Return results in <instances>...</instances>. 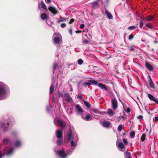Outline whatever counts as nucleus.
I'll list each match as a JSON object with an SVG mask.
<instances>
[{
    "label": "nucleus",
    "mask_w": 158,
    "mask_h": 158,
    "mask_svg": "<svg viewBox=\"0 0 158 158\" xmlns=\"http://www.w3.org/2000/svg\"><path fill=\"white\" fill-rule=\"evenodd\" d=\"M66 25L65 23H62L61 24L60 27L62 28H64L66 27Z\"/></svg>",
    "instance_id": "c03bdc74"
},
{
    "label": "nucleus",
    "mask_w": 158,
    "mask_h": 158,
    "mask_svg": "<svg viewBox=\"0 0 158 158\" xmlns=\"http://www.w3.org/2000/svg\"><path fill=\"white\" fill-rule=\"evenodd\" d=\"M123 106L124 109L125 110H126V108L127 107V105L124 103V104H123Z\"/></svg>",
    "instance_id": "6e6d98bb"
},
{
    "label": "nucleus",
    "mask_w": 158,
    "mask_h": 158,
    "mask_svg": "<svg viewBox=\"0 0 158 158\" xmlns=\"http://www.w3.org/2000/svg\"><path fill=\"white\" fill-rule=\"evenodd\" d=\"M8 89V86L2 82H0V100L5 98L6 91Z\"/></svg>",
    "instance_id": "f257e3e1"
},
{
    "label": "nucleus",
    "mask_w": 158,
    "mask_h": 158,
    "mask_svg": "<svg viewBox=\"0 0 158 158\" xmlns=\"http://www.w3.org/2000/svg\"><path fill=\"white\" fill-rule=\"evenodd\" d=\"M127 112L128 113H129L131 111V109L129 107H128L127 109V110H126Z\"/></svg>",
    "instance_id": "864d4df0"
},
{
    "label": "nucleus",
    "mask_w": 158,
    "mask_h": 158,
    "mask_svg": "<svg viewBox=\"0 0 158 158\" xmlns=\"http://www.w3.org/2000/svg\"><path fill=\"white\" fill-rule=\"evenodd\" d=\"M71 145L72 147H74L75 146V144L73 140L71 141Z\"/></svg>",
    "instance_id": "603ef678"
},
{
    "label": "nucleus",
    "mask_w": 158,
    "mask_h": 158,
    "mask_svg": "<svg viewBox=\"0 0 158 158\" xmlns=\"http://www.w3.org/2000/svg\"><path fill=\"white\" fill-rule=\"evenodd\" d=\"M98 86L102 89H104L106 91L107 90V89L106 85H105L101 83H99L98 84Z\"/></svg>",
    "instance_id": "aec40b11"
},
{
    "label": "nucleus",
    "mask_w": 158,
    "mask_h": 158,
    "mask_svg": "<svg viewBox=\"0 0 158 158\" xmlns=\"http://www.w3.org/2000/svg\"><path fill=\"white\" fill-rule=\"evenodd\" d=\"M85 118L87 121L91 120L93 119L92 117L89 114H88L87 115H86Z\"/></svg>",
    "instance_id": "412c9836"
},
{
    "label": "nucleus",
    "mask_w": 158,
    "mask_h": 158,
    "mask_svg": "<svg viewBox=\"0 0 158 158\" xmlns=\"http://www.w3.org/2000/svg\"><path fill=\"white\" fill-rule=\"evenodd\" d=\"M148 96V98L151 101H153L155 102L156 103L158 104V99L156 98L152 95L151 94H148L147 93Z\"/></svg>",
    "instance_id": "39448f33"
},
{
    "label": "nucleus",
    "mask_w": 158,
    "mask_h": 158,
    "mask_svg": "<svg viewBox=\"0 0 158 158\" xmlns=\"http://www.w3.org/2000/svg\"><path fill=\"white\" fill-rule=\"evenodd\" d=\"M76 32L77 33H81V31L80 30H77L76 31Z\"/></svg>",
    "instance_id": "680f3d73"
},
{
    "label": "nucleus",
    "mask_w": 158,
    "mask_h": 158,
    "mask_svg": "<svg viewBox=\"0 0 158 158\" xmlns=\"http://www.w3.org/2000/svg\"><path fill=\"white\" fill-rule=\"evenodd\" d=\"M74 21V19H71L70 20L69 23V24H71Z\"/></svg>",
    "instance_id": "8fccbe9b"
},
{
    "label": "nucleus",
    "mask_w": 158,
    "mask_h": 158,
    "mask_svg": "<svg viewBox=\"0 0 158 158\" xmlns=\"http://www.w3.org/2000/svg\"><path fill=\"white\" fill-rule=\"evenodd\" d=\"M134 38V36L133 35H129V40H131L132 39Z\"/></svg>",
    "instance_id": "09e8293b"
},
{
    "label": "nucleus",
    "mask_w": 158,
    "mask_h": 158,
    "mask_svg": "<svg viewBox=\"0 0 158 158\" xmlns=\"http://www.w3.org/2000/svg\"><path fill=\"white\" fill-rule=\"evenodd\" d=\"M10 142V140L8 139H3V143L4 144H6L9 143Z\"/></svg>",
    "instance_id": "7c9ffc66"
},
{
    "label": "nucleus",
    "mask_w": 158,
    "mask_h": 158,
    "mask_svg": "<svg viewBox=\"0 0 158 158\" xmlns=\"http://www.w3.org/2000/svg\"><path fill=\"white\" fill-rule=\"evenodd\" d=\"M141 19H143V20H144V18L143 17H140V18Z\"/></svg>",
    "instance_id": "69168bd1"
},
{
    "label": "nucleus",
    "mask_w": 158,
    "mask_h": 158,
    "mask_svg": "<svg viewBox=\"0 0 158 158\" xmlns=\"http://www.w3.org/2000/svg\"><path fill=\"white\" fill-rule=\"evenodd\" d=\"M84 85H85V86H89L90 85H91V84L89 83V82H85L84 84Z\"/></svg>",
    "instance_id": "de8ad7c7"
},
{
    "label": "nucleus",
    "mask_w": 158,
    "mask_h": 158,
    "mask_svg": "<svg viewBox=\"0 0 158 158\" xmlns=\"http://www.w3.org/2000/svg\"><path fill=\"white\" fill-rule=\"evenodd\" d=\"M126 133H123V135H126Z\"/></svg>",
    "instance_id": "774afa93"
},
{
    "label": "nucleus",
    "mask_w": 158,
    "mask_h": 158,
    "mask_svg": "<svg viewBox=\"0 0 158 158\" xmlns=\"http://www.w3.org/2000/svg\"><path fill=\"white\" fill-rule=\"evenodd\" d=\"M58 96L59 97H62L63 96V94L60 92H58Z\"/></svg>",
    "instance_id": "49530a36"
},
{
    "label": "nucleus",
    "mask_w": 158,
    "mask_h": 158,
    "mask_svg": "<svg viewBox=\"0 0 158 158\" xmlns=\"http://www.w3.org/2000/svg\"><path fill=\"white\" fill-rule=\"evenodd\" d=\"M135 133L134 131H132L130 133V136L131 138H133L135 137Z\"/></svg>",
    "instance_id": "c756f323"
},
{
    "label": "nucleus",
    "mask_w": 158,
    "mask_h": 158,
    "mask_svg": "<svg viewBox=\"0 0 158 158\" xmlns=\"http://www.w3.org/2000/svg\"><path fill=\"white\" fill-rule=\"evenodd\" d=\"M63 141V138H60V139H58L56 141V143L57 145H60L62 143Z\"/></svg>",
    "instance_id": "b1692460"
},
{
    "label": "nucleus",
    "mask_w": 158,
    "mask_h": 158,
    "mask_svg": "<svg viewBox=\"0 0 158 158\" xmlns=\"http://www.w3.org/2000/svg\"><path fill=\"white\" fill-rule=\"evenodd\" d=\"M92 110L94 112L97 114H101L102 113L101 112L99 111L98 110L92 108Z\"/></svg>",
    "instance_id": "c85d7f7f"
},
{
    "label": "nucleus",
    "mask_w": 158,
    "mask_h": 158,
    "mask_svg": "<svg viewBox=\"0 0 158 158\" xmlns=\"http://www.w3.org/2000/svg\"><path fill=\"white\" fill-rule=\"evenodd\" d=\"M57 122L59 125L61 127V128L62 129L66 127V123L65 122L60 120H58L57 121Z\"/></svg>",
    "instance_id": "1a4fd4ad"
},
{
    "label": "nucleus",
    "mask_w": 158,
    "mask_h": 158,
    "mask_svg": "<svg viewBox=\"0 0 158 158\" xmlns=\"http://www.w3.org/2000/svg\"><path fill=\"white\" fill-rule=\"evenodd\" d=\"M83 97L82 95H78L77 96V98H80L81 99H83Z\"/></svg>",
    "instance_id": "a18cd8bd"
},
{
    "label": "nucleus",
    "mask_w": 158,
    "mask_h": 158,
    "mask_svg": "<svg viewBox=\"0 0 158 158\" xmlns=\"http://www.w3.org/2000/svg\"><path fill=\"white\" fill-rule=\"evenodd\" d=\"M85 27V25L83 24H81L80 26V28L81 29H83V28Z\"/></svg>",
    "instance_id": "5fc2aeb1"
},
{
    "label": "nucleus",
    "mask_w": 158,
    "mask_h": 158,
    "mask_svg": "<svg viewBox=\"0 0 158 158\" xmlns=\"http://www.w3.org/2000/svg\"><path fill=\"white\" fill-rule=\"evenodd\" d=\"M125 153L127 158H132L131 156V153L129 152H126Z\"/></svg>",
    "instance_id": "a878e982"
},
{
    "label": "nucleus",
    "mask_w": 158,
    "mask_h": 158,
    "mask_svg": "<svg viewBox=\"0 0 158 158\" xmlns=\"http://www.w3.org/2000/svg\"><path fill=\"white\" fill-rule=\"evenodd\" d=\"M73 91V89L72 86H70V91L72 92Z\"/></svg>",
    "instance_id": "0e129e2a"
},
{
    "label": "nucleus",
    "mask_w": 158,
    "mask_h": 158,
    "mask_svg": "<svg viewBox=\"0 0 158 158\" xmlns=\"http://www.w3.org/2000/svg\"><path fill=\"white\" fill-rule=\"evenodd\" d=\"M69 32L71 35H72V30L71 29H70L69 30Z\"/></svg>",
    "instance_id": "bf43d9fd"
},
{
    "label": "nucleus",
    "mask_w": 158,
    "mask_h": 158,
    "mask_svg": "<svg viewBox=\"0 0 158 158\" xmlns=\"http://www.w3.org/2000/svg\"><path fill=\"white\" fill-rule=\"evenodd\" d=\"M8 125L9 123H7V126H6L5 123H4V122H2L0 123V125L1 127L4 128V131H6L8 130V127H9Z\"/></svg>",
    "instance_id": "2eb2a0df"
},
{
    "label": "nucleus",
    "mask_w": 158,
    "mask_h": 158,
    "mask_svg": "<svg viewBox=\"0 0 158 158\" xmlns=\"http://www.w3.org/2000/svg\"><path fill=\"white\" fill-rule=\"evenodd\" d=\"M112 106L114 110L117 109L118 107V102L115 98H113L111 100Z\"/></svg>",
    "instance_id": "7ed1b4c3"
},
{
    "label": "nucleus",
    "mask_w": 158,
    "mask_h": 158,
    "mask_svg": "<svg viewBox=\"0 0 158 158\" xmlns=\"http://www.w3.org/2000/svg\"><path fill=\"white\" fill-rule=\"evenodd\" d=\"M123 143L126 145H127L128 144V142L127 140L125 139H123Z\"/></svg>",
    "instance_id": "79ce46f5"
},
{
    "label": "nucleus",
    "mask_w": 158,
    "mask_h": 158,
    "mask_svg": "<svg viewBox=\"0 0 158 158\" xmlns=\"http://www.w3.org/2000/svg\"><path fill=\"white\" fill-rule=\"evenodd\" d=\"M13 148H10L8 150V152H7V154L10 155V154H11L12 153V152H13Z\"/></svg>",
    "instance_id": "cd10ccee"
},
{
    "label": "nucleus",
    "mask_w": 158,
    "mask_h": 158,
    "mask_svg": "<svg viewBox=\"0 0 158 158\" xmlns=\"http://www.w3.org/2000/svg\"><path fill=\"white\" fill-rule=\"evenodd\" d=\"M41 6L42 8L45 9V10H46L47 9L45 4L43 1H41Z\"/></svg>",
    "instance_id": "2f4dec72"
},
{
    "label": "nucleus",
    "mask_w": 158,
    "mask_h": 158,
    "mask_svg": "<svg viewBox=\"0 0 158 158\" xmlns=\"http://www.w3.org/2000/svg\"><path fill=\"white\" fill-rule=\"evenodd\" d=\"M40 18L42 20H46L48 19V17L47 15L45 13H42L41 14Z\"/></svg>",
    "instance_id": "dca6fc26"
},
{
    "label": "nucleus",
    "mask_w": 158,
    "mask_h": 158,
    "mask_svg": "<svg viewBox=\"0 0 158 158\" xmlns=\"http://www.w3.org/2000/svg\"><path fill=\"white\" fill-rule=\"evenodd\" d=\"M105 14L107 15V18L109 19H111L113 18V16L107 10H105Z\"/></svg>",
    "instance_id": "a211bd4d"
},
{
    "label": "nucleus",
    "mask_w": 158,
    "mask_h": 158,
    "mask_svg": "<svg viewBox=\"0 0 158 158\" xmlns=\"http://www.w3.org/2000/svg\"><path fill=\"white\" fill-rule=\"evenodd\" d=\"M146 137V134L145 133H143L141 137V139L143 142L145 140Z\"/></svg>",
    "instance_id": "c9c22d12"
},
{
    "label": "nucleus",
    "mask_w": 158,
    "mask_h": 158,
    "mask_svg": "<svg viewBox=\"0 0 158 158\" xmlns=\"http://www.w3.org/2000/svg\"><path fill=\"white\" fill-rule=\"evenodd\" d=\"M137 26H132L129 27H128V29L129 30H133L134 29H136Z\"/></svg>",
    "instance_id": "e433bc0d"
},
{
    "label": "nucleus",
    "mask_w": 158,
    "mask_h": 158,
    "mask_svg": "<svg viewBox=\"0 0 158 158\" xmlns=\"http://www.w3.org/2000/svg\"><path fill=\"white\" fill-rule=\"evenodd\" d=\"M54 90V85L52 84L50 88V93L52 94Z\"/></svg>",
    "instance_id": "393cba45"
},
{
    "label": "nucleus",
    "mask_w": 158,
    "mask_h": 158,
    "mask_svg": "<svg viewBox=\"0 0 158 158\" xmlns=\"http://www.w3.org/2000/svg\"><path fill=\"white\" fill-rule=\"evenodd\" d=\"M3 155L2 153L0 152V158H1L3 156Z\"/></svg>",
    "instance_id": "e2e57ef3"
},
{
    "label": "nucleus",
    "mask_w": 158,
    "mask_h": 158,
    "mask_svg": "<svg viewBox=\"0 0 158 158\" xmlns=\"http://www.w3.org/2000/svg\"><path fill=\"white\" fill-rule=\"evenodd\" d=\"M157 41H155L154 42V43H156V44L157 43Z\"/></svg>",
    "instance_id": "338daca9"
},
{
    "label": "nucleus",
    "mask_w": 158,
    "mask_h": 158,
    "mask_svg": "<svg viewBox=\"0 0 158 158\" xmlns=\"http://www.w3.org/2000/svg\"><path fill=\"white\" fill-rule=\"evenodd\" d=\"M146 26L150 29H152L153 28V27L152 25V24L150 23H147L146 25Z\"/></svg>",
    "instance_id": "473e14b6"
},
{
    "label": "nucleus",
    "mask_w": 158,
    "mask_h": 158,
    "mask_svg": "<svg viewBox=\"0 0 158 158\" xmlns=\"http://www.w3.org/2000/svg\"><path fill=\"white\" fill-rule=\"evenodd\" d=\"M52 2L51 0H47L46 1V2L47 3H50Z\"/></svg>",
    "instance_id": "13d9d810"
},
{
    "label": "nucleus",
    "mask_w": 158,
    "mask_h": 158,
    "mask_svg": "<svg viewBox=\"0 0 158 158\" xmlns=\"http://www.w3.org/2000/svg\"><path fill=\"white\" fill-rule=\"evenodd\" d=\"M148 77L149 78V79L148 82L150 86L152 89L155 88L154 84L153 83V82L150 75L148 76Z\"/></svg>",
    "instance_id": "9d476101"
},
{
    "label": "nucleus",
    "mask_w": 158,
    "mask_h": 158,
    "mask_svg": "<svg viewBox=\"0 0 158 158\" xmlns=\"http://www.w3.org/2000/svg\"><path fill=\"white\" fill-rule=\"evenodd\" d=\"M145 65L146 69L150 71H152L153 70V67L147 62H145Z\"/></svg>",
    "instance_id": "9b49d317"
},
{
    "label": "nucleus",
    "mask_w": 158,
    "mask_h": 158,
    "mask_svg": "<svg viewBox=\"0 0 158 158\" xmlns=\"http://www.w3.org/2000/svg\"><path fill=\"white\" fill-rule=\"evenodd\" d=\"M63 131L61 128L60 129L57 131L56 133V135L58 139L60 138H63L62 136Z\"/></svg>",
    "instance_id": "423d86ee"
},
{
    "label": "nucleus",
    "mask_w": 158,
    "mask_h": 158,
    "mask_svg": "<svg viewBox=\"0 0 158 158\" xmlns=\"http://www.w3.org/2000/svg\"><path fill=\"white\" fill-rule=\"evenodd\" d=\"M118 146L119 148L121 149H123L124 148V146L122 142H120L118 144Z\"/></svg>",
    "instance_id": "bb28decb"
},
{
    "label": "nucleus",
    "mask_w": 158,
    "mask_h": 158,
    "mask_svg": "<svg viewBox=\"0 0 158 158\" xmlns=\"http://www.w3.org/2000/svg\"><path fill=\"white\" fill-rule=\"evenodd\" d=\"M59 157L60 158H67V156L65 151L63 150L59 151L57 152Z\"/></svg>",
    "instance_id": "20e7f679"
},
{
    "label": "nucleus",
    "mask_w": 158,
    "mask_h": 158,
    "mask_svg": "<svg viewBox=\"0 0 158 158\" xmlns=\"http://www.w3.org/2000/svg\"><path fill=\"white\" fill-rule=\"evenodd\" d=\"M83 43L85 44H88L89 43V41L87 40H85L83 41Z\"/></svg>",
    "instance_id": "4d7b16f0"
},
{
    "label": "nucleus",
    "mask_w": 158,
    "mask_h": 158,
    "mask_svg": "<svg viewBox=\"0 0 158 158\" xmlns=\"http://www.w3.org/2000/svg\"><path fill=\"white\" fill-rule=\"evenodd\" d=\"M61 35L58 32L54 33L53 35V42L54 43L56 44H58L61 41Z\"/></svg>",
    "instance_id": "f03ea898"
},
{
    "label": "nucleus",
    "mask_w": 158,
    "mask_h": 158,
    "mask_svg": "<svg viewBox=\"0 0 158 158\" xmlns=\"http://www.w3.org/2000/svg\"><path fill=\"white\" fill-rule=\"evenodd\" d=\"M107 113L110 115L113 116L114 114V112L111 109H109L107 110Z\"/></svg>",
    "instance_id": "5701e85b"
},
{
    "label": "nucleus",
    "mask_w": 158,
    "mask_h": 158,
    "mask_svg": "<svg viewBox=\"0 0 158 158\" xmlns=\"http://www.w3.org/2000/svg\"><path fill=\"white\" fill-rule=\"evenodd\" d=\"M123 126L122 125H120L118 127V130L119 131H121L123 129Z\"/></svg>",
    "instance_id": "ea45409f"
},
{
    "label": "nucleus",
    "mask_w": 158,
    "mask_h": 158,
    "mask_svg": "<svg viewBox=\"0 0 158 158\" xmlns=\"http://www.w3.org/2000/svg\"><path fill=\"white\" fill-rule=\"evenodd\" d=\"M89 81L90 82H91L92 83L94 84H97L98 83V82L97 81L94 80H89Z\"/></svg>",
    "instance_id": "4c0bfd02"
},
{
    "label": "nucleus",
    "mask_w": 158,
    "mask_h": 158,
    "mask_svg": "<svg viewBox=\"0 0 158 158\" xmlns=\"http://www.w3.org/2000/svg\"><path fill=\"white\" fill-rule=\"evenodd\" d=\"M137 118L138 119L142 120L143 118V116L141 115H140Z\"/></svg>",
    "instance_id": "3c124183"
},
{
    "label": "nucleus",
    "mask_w": 158,
    "mask_h": 158,
    "mask_svg": "<svg viewBox=\"0 0 158 158\" xmlns=\"http://www.w3.org/2000/svg\"><path fill=\"white\" fill-rule=\"evenodd\" d=\"M58 66V65L57 63H54L53 64V71L54 72L57 66Z\"/></svg>",
    "instance_id": "58836bf2"
},
{
    "label": "nucleus",
    "mask_w": 158,
    "mask_h": 158,
    "mask_svg": "<svg viewBox=\"0 0 158 158\" xmlns=\"http://www.w3.org/2000/svg\"><path fill=\"white\" fill-rule=\"evenodd\" d=\"M48 10L54 15H56L58 12L57 10H56V9L54 7L52 6H49L48 7Z\"/></svg>",
    "instance_id": "f8f14e48"
},
{
    "label": "nucleus",
    "mask_w": 158,
    "mask_h": 158,
    "mask_svg": "<svg viewBox=\"0 0 158 158\" xmlns=\"http://www.w3.org/2000/svg\"><path fill=\"white\" fill-rule=\"evenodd\" d=\"M92 5L93 8L94 9H96L99 7V4L97 1H95L93 2L92 3Z\"/></svg>",
    "instance_id": "f3484780"
},
{
    "label": "nucleus",
    "mask_w": 158,
    "mask_h": 158,
    "mask_svg": "<svg viewBox=\"0 0 158 158\" xmlns=\"http://www.w3.org/2000/svg\"><path fill=\"white\" fill-rule=\"evenodd\" d=\"M143 25V23L141 20H140L139 22V27L140 28H142Z\"/></svg>",
    "instance_id": "37998d69"
},
{
    "label": "nucleus",
    "mask_w": 158,
    "mask_h": 158,
    "mask_svg": "<svg viewBox=\"0 0 158 158\" xmlns=\"http://www.w3.org/2000/svg\"><path fill=\"white\" fill-rule=\"evenodd\" d=\"M64 95L65 96V97L66 98V99H65V101L66 102L70 103H71L73 101V100L72 98L70 97L69 93H65Z\"/></svg>",
    "instance_id": "0eeeda50"
},
{
    "label": "nucleus",
    "mask_w": 158,
    "mask_h": 158,
    "mask_svg": "<svg viewBox=\"0 0 158 158\" xmlns=\"http://www.w3.org/2000/svg\"><path fill=\"white\" fill-rule=\"evenodd\" d=\"M73 139V134L72 132L71 129L70 128L69 132L68 134L67 139L69 141H70L71 139Z\"/></svg>",
    "instance_id": "6e6552de"
},
{
    "label": "nucleus",
    "mask_w": 158,
    "mask_h": 158,
    "mask_svg": "<svg viewBox=\"0 0 158 158\" xmlns=\"http://www.w3.org/2000/svg\"><path fill=\"white\" fill-rule=\"evenodd\" d=\"M155 120L156 122H157L158 121V117H155Z\"/></svg>",
    "instance_id": "052dcab7"
},
{
    "label": "nucleus",
    "mask_w": 158,
    "mask_h": 158,
    "mask_svg": "<svg viewBox=\"0 0 158 158\" xmlns=\"http://www.w3.org/2000/svg\"><path fill=\"white\" fill-rule=\"evenodd\" d=\"M76 108L78 112L80 113H82L84 111L83 109L78 104H77L76 105Z\"/></svg>",
    "instance_id": "6ab92c4d"
},
{
    "label": "nucleus",
    "mask_w": 158,
    "mask_h": 158,
    "mask_svg": "<svg viewBox=\"0 0 158 158\" xmlns=\"http://www.w3.org/2000/svg\"><path fill=\"white\" fill-rule=\"evenodd\" d=\"M155 18V16L154 15H148L145 18V19L147 21H150L152 20H154Z\"/></svg>",
    "instance_id": "ddd939ff"
},
{
    "label": "nucleus",
    "mask_w": 158,
    "mask_h": 158,
    "mask_svg": "<svg viewBox=\"0 0 158 158\" xmlns=\"http://www.w3.org/2000/svg\"><path fill=\"white\" fill-rule=\"evenodd\" d=\"M83 60L81 59H79L78 60V63L80 65L81 64L83 63Z\"/></svg>",
    "instance_id": "a19ab883"
},
{
    "label": "nucleus",
    "mask_w": 158,
    "mask_h": 158,
    "mask_svg": "<svg viewBox=\"0 0 158 158\" xmlns=\"http://www.w3.org/2000/svg\"><path fill=\"white\" fill-rule=\"evenodd\" d=\"M110 125V122L108 121H104L102 124V126L106 128L109 127Z\"/></svg>",
    "instance_id": "4468645a"
},
{
    "label": "nucleus",
    "mask_w": 158,
    "mask_h": 158,
    "mask_svg": "<svg viewBox=\"0 0 158 158\" xmlns=\"http://www.w3.org/2000/svg\"><path fill=\"white\" fill-rule=\"evenodd\" d=\"M84 104L88 108H89L90 107L91 105L88 102L86 101H85L84 102Z\"/></svg>",
    "instance_id": "72a5a7b5"
},
{
    "label": "nucleus",
    "mask_w": 158,
    "mask_h": 158,
    "mask_svg": "<svg viewBox=\"0 0 158 158\" xmlns=\"http://www.w3.org/2000/svg\"><path fill=\"white\" fill-rule=\"evenodd\" d=\"M60 19H58L57 22L58 23H60L61 22H64L66 21V19L64 17H62L61 16L60 17Z\"/></svg>",
    "instance_id": "4be33fe9"
},
{
    "label": "nucleus",
    "mask_w": 158,
    "mask_h": 158,
    "mask_svg": "<svg viewBox=\"0 0 158 158\" xmlns=\"http://www.w3.org/2000/svg\"><path fill=\"white\" fill-rule=\"evenodd\" d=\"M21 143V142L19 140H17L16 141L15 143V146L16 147H19V146Z\"/></svg>",
    "instance_id": "f704fd0d"
}]
</instances>
